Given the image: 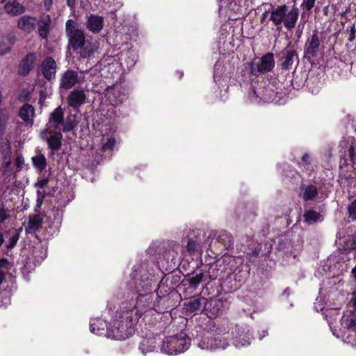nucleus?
Here are the masks:
<instances>
[{
	"instance_id": "f257e3e1",
	"label": "nucleus",
	"mask_w": 356,
	"mask_h": 356,
	"mask_svg": "<svg viewBox=\"0 0 356 356\" xmlns=\"http://www.w3.org/2000/svg\"><path fill=\"white\" fill-rule=\"evenodd\" d=\"M65 32L68 38V47L79 54L80 57L89 58L97 51V46L86 39L84 31L77 27L74 20L71 19L67 20Z\"/></svg>"
},
{
	"instance_id": "f03ea898",
	"label": "nucleus",
	"mask_w": 356,
	"mask_h": 356,
	"mask_svg": "<svg viewBox=\"0 0 356 356\" xmlns=\"http://www.w3.org/2000/svg\"><path fill=\"white\" fill-rule=\"evenodd\" d=\"M191 339L184 332L166 337L161 346V352L168 355H177L184 353L189 348Z\"/></svg>"
},
{
	"instance_id": "7ed1b4c3",
	"label": "nucleus",
	"mask_w": 356,
	"mask_h": 356,
	"mask_svg": "<svg viewBox=\"0 0 356 356\" xmlns=\"http://www.w3.org/2000/svg\"><path fill=\"white\" fill-rule=\"evenodd\" d=\"M298 15L299 10L297 7L293 6L287 11L286 6L282 5L271 11L270 19L275 26H279L283 23L285 28L291 30L296 26Z\"/></svg>"
},
{
	"instance_id": "20e7f679",
	"label": "nucleus",
	"mask_w": 356,
	"mask_h": 356,
	"mask_svg": "<svg viewBox=\"0 0 356 356\" xmlns=\"http://www.w3.org/2000/svg\"><path fill=\"white\" fill-rule=\"evenodd\" d=\"M133 327L124 323V320L116 319L113 321V325L107 331V334L115 340H124L129 337L133 332Z\"/></svg>"
},
{
	"instance_id": "39448f33",
	"label": "nucleus",
	"mask_w": 356,
	"mask_h": 356,
	"mask_svg": "<svg viewBox=\"0 0 356 356\" xmlns=\"http://www.w3.org/2000/svg\"><path fill=\"white\" fill-rule=\"evenodd\" d=\"M105 98L113 106L119 105L127 99L125 89L120 85L107 87L104 92Z\"/></svg>"
},
{
	"instance_id": "423d86ee",
	"label": "nucleus",
	"mask_w": 356,
	"mask_h": 356,
	"mask_svg": "<svg viewBox=\"0 0 356 356\" xmlns=\"http://www.w3.org/2000/svg\"><path fill=\"white\" fill-rule=\"evenodd\" d=\"M208 300L206 298L195 296L185 300L184 308L188 313L207 310Z\"/></svg>"
},
{
	"instance_id": "0eeeda50",
	"label": "nucleus",
	"mask_w": 356,
	"mask_h": 356,
	"mask_svg": "<svg viewBox=\"0 0 356 356\" xmlns=\"http://www.w3.org/2000/svg\"><path fill=\"white\" fill-rule=\"evenodd\" d=\"M136 275H135L128 284V287L130 291L139 295L143 292L149 291L152 286V283L149 281L148 277H140L139 279L136 277Z\"/></svg>"
},
{
	"instance_id": "6e6552de",
	"label": "nucleus",
	"mask_w": 356,
	"mask_h": 356,
	"mask_svg": "<svg viewBox=\"0 0 356 356\" xmlns=\"http://www.w3.org/2000/svg\"><path fill=\"white\" fill-rule=\"evenodd\" d=\"M44 223V219L40 211L30 215L26 224L24 223L26 234H35L40 231Z\"/></svg>"
},
{
	"instance_id": "1a4fd4ad",
	"label": "nucleus",
	"mask_w": 356,
	"mask_h": 356,
	"mask_svg": "<svg viewBox=\"0 0 356 356\" xmlns=\"http://www.w3.org/2000/svg\"><path fill=\"white\" fill-rule=\"evenodd\" d=\"M43 76L48 81L55 79L57 70L56 60L51 56L46 57L41 63Z\"/></svg>"
},
{
	"instance_id": "9d476101",
	"label": "nucleus",
	"mask_w": 356,
	"mask_h": 356,
	"mask_svg": "<svg viewBox=\"0 0 356 356\" xmlns=\"http://www.w3.org/2000/svg\"><path fill=\"white\" fill-rule=\"evenodd\" d=\"M282 54L283 61L281 65L283 70H290L295 61L298 62V55L295 49L291 47V43L282 50Z\"/></svg>"
},
{
	"instance_id": "9b49d317",
	"label": "nucleus",
	"mask_w": 356,
	"mask_h": 356,
	"mask_svg": "<svg viewBox=\"0 0 356 356\" xmlns=\"http://www.w3.org/2000/svg\"><path fill=\"white\" fill-rule=\"evenodd\" d=\"M170 247L172 248V252H174L176 254H177L179 252H181L182 254H184V252L186 251L191 255H192L194 254L195 252L200 248V243L197 241V238H192L188 239L185 249L183 247H181L178 243H177L175 241H172L170 243Z\"/></svg>"
},
{
	"instance_id": "f8f14e48",
	"label": "nucleus",
	"mask_w": 356,
	"mask_h": 356,
	"mask_svg": "<svg viewBox=\"0 0 356 356\" xmlns=\"http://www.w3.org/2000/svg\"><path fill=\"white\" fill-rule=\"evenodd\" d=\"M36 61V55L34 53L28 54L20 62L18 74L26 76L33 69Z\"/></svg>"
},
{
	"instance_id": "ddd939ff",
	"label": "nucleus",
	"mask_w": 356,
	"mask_h": 356,
	"mask_svg": "<svg viewBox=\"0 0 356 356\" xmlns=\"http://www.w3.org/2000/svg\"><path fill=\"white\" fill-rule=\"evenodd\" d=\"M78 79L79 75L76 71L67 70L61 76L60 87L69 90L78 83Z\"/></svg>"
},
{
	"instance_id": "4468645a",
	"label": "nucleus",
	"mask_w": 356,
	"mask_h": 356,
	"mask_svg": "<svg viewBox=\"0 0 356 356\" xmlns=\"http://www.w3.org/2000/svg\"><path fill=\"white\" fill-rule=\"evenodd\" d=\"M86 99V95L83 90L74 89L70 92L67 103L69 106L77 109L85 103Z\"/></svg>"
},
{
	"instance_id": "2eb2a0df",
	"label": "nucleus",
	"mask_w": 356,
	"mask_h": 356,
	"mask_svg": "<svg viewBox=\"0 0 356 356\" xmlns=\"http://www.w3.org/2000/svg\"><path fill=\"white\" fill-rule=\"evenodd\" d=\"M104 26V17L97 15L90 14L87 16L86 27L93 33H99Z\"/></svg>"
},
{
	"instance_id": "dca6fc26",
	"label": "nucleus",
	"mask_w": 356,
	"mask_h": 356,
	"mask_svg": "<svg viewBox=\"0 0 356 356\" xmlns=\"http://www.w3.org/2000/svg\"><path fill=\"white\" fill-rule=\"evenodd\" d=\"M321 42L318 33L314 31L312 36L309 38L305 44V54L312 56H315L320 49Z\"/></svg>"
},
{
	"instance_id": "f3484780",
	"label": "nucleus",
	"mask_w": 356,
	"mask_h": 356,
	"mask_svg": "<svg viewBox=\"0 0 356 356\" xmlns=\"http://www.w3.org/2000/svg\"><path fill=\"white\" fill-rule=\"evenodd\" d=\"M140 318V314L138 312L137 309L134 306L125 311H122L119 318L121 321L124 320V323H127L128 325L132 327L133 325L136 324Z\"/></svg>"
},
{
	"instance_id": "a211bd4d",
	"label": "nucleus",
	"mask_w": 356,
	"mask_h": 356,
	"mask_svg": "<svg viewBox=\"0 0 356 356\" xmlns=\"http://www.w3.org/2000/svg\"><path fill=\"white\" fill-rule=\"evenodd\" d=\"M6 13L16 16L24 13L25 8L17 0H3Z\"/></svg>"
},
{
	"instance_id": "6ab92c4d",
	"label": "nucleus",
	"mask_w": 356,
	"mask_h": 356,
	"mask_svg": "<svg viewBox=\"0 0 356 356\" xmlns=\"http://www.w3.org/2000/svg\"><path fill=\"white\" fill-rule=\"evenodd\" d=\"M275 65L274 56L272 53L265 54L260 59L257 64V71L260 73L264 74L270 71Z\"/></svg>"
},
{
	"instance_id": "aec40b11",
	"label": "nucleus",
	"mask_w": 356,
	"mask_h": 356,
	"mask_svg": "<svg viewBox=\"0 0 356 356\" xmlns=\"http://www.w3.org/2000/svg\"><path fill=\"white\" fill-rule=\"evenodd\" d=\"M37 23L36 18L29 15H23L19 18L17 27L27 33H31L35 28Z\"/></svg>"
},
{
	"instance_id": "412c9836",
	"label": "nucleus",
	"mask_w": 356,
	"mask_h": 356,
	"mask_svg": "<svg viewBox=\"0 0 356 356\" xmlns=\"http://www.w3.org/2000/svg\"><path fill=\"white\" fill-rule=\"evenodd\" d=\"M222 341L221 336H205L198 343V347L202 350H216V348L218 347L217 341L222 342Z\"/></svg>"
},
{
	"instance_id": "4be33fe9",
	"label": "nucleus",
	"mask_w": 356,
	"mask_h": 356,
	"mask_svg": "<svg viewBox=\"0 0 356 356\" xmlns=\"http://www.w3.org/2000/svg\"><path fill=\"white\" fill-rule=\"evenodd\" d=\"M51 17L48 14H42L38 20V33L42 38L46 39L48 37L51 27Z\"/></svg>"
},
{
	"instance_id": "5701e85b",
	"label": "nucleus",
	"mask_w": 356,
	"mask_h": 356,
	"mask_svg": "<svg viewBox=\"0 0 356 356\" xmlns=\"http://www.w3.org/2000/svg\"><path fill=\"white\" fill-rule=\"evenodd\" d=\"M246 328L241 327L238 329V332L234 337V344L236 348L248 346L251 343L252 336Z\"/></svg>"
},
{
	"instance_id": "b1692460",
	"label": "nucleus",
	"mask_w": 356,
	"mask_h": 356,
	"mask_svg": "<svg viewBox=\"0 0 356 356\" xmlns=\"http://www.w3.org/2000/svg\"><path fill=\"white\" fill-rule=\"evenodd\" d=\"M341 322L342 329L354 332L356 328V314L351 311H347L342 316Z\"/></svg>"
},
{
	"instance_id": "393cba45",
	"label": "nucleus",
	"mask_w": 356,
	"mask_h": 356,
	"mask_svg": "<svg viewBox=\"0 0 356 356\" xmlns=\"http://www.w3.org/2000/svg\"><path fill=\"white\" fill-rule=\"evenodd\" d=\"M64 112L60 106L57 107L50 113L48 124L49 127L58 129L59 125L63 122Z\"/></svg>"
},
{
	"instance_id": "a878e982",
	"label": "nucleus",
	"mask_w": 356,
	"mask_h": 356,
	"mask_svg": "<svg viewBox=\"0 0 356 356\" xmlns=\"http://www.w3.org/2000/svg\"><path fill=\"white\" fill-rule=\"evenodd\" d=\"M62 140L63 135L59 131L54 132L47 138L48 147L52 151V154L61 147Z\"/></svg>"
},
{
	"instance_id": "bb28decb",
	"label": "nucleus",
	"mask_w": 356,
	"mask_h": 356,
	"mask_svg": "<svg viewBox=\"0 0 356 356\" xmlns=\"http://www.w3.org/2000/svg\"><path fill=\"white\" fill-rule=\"evenodd\" d=\"M16 38L13 34L3 36L0 42V55H4L10 51Z\"/></svg>"
},
{
	"instance_id": "cd10ccee",
	"label": "nucleus",
	"mask_w": 356,
	"mask_h": 356,
	"mask_svg": "<svg viewBox=\"0 0 356 356\" xmlns=\"http://www.w3.org/2000/svg\"><path fill=\"white\" fill-rule=\"evenodd\" d=\"M19 115L24 122H33L34 116L33 106L29 104H24L19 110Z\"/></svg>"
},
{
	"instance_id": "c85d7f7f",
	"label": "nucleus",
	"mask_w": 356,
	"mask_h": 356,
	"mask_svg": "<svg viewBox=\"0 0 356 356\" xmlns=\"http://www.w3.org/2000/svg\"><path fill=\"white\" fill-rule=\"evenodd\" d=\"M156 347V339L154 337H145L140 343L139 349L145 355L147 353L154 352Z\"/></svg>"
},
{
	"instance_id": "c756f323",
	"label": "nucleus",
	"mask_w": 356,
	"mask_h": 356,
	"mask_svg": "<svg viewBox=\"0 0 356 356\" xmlns=\"http://www.w3.org/2000/svg\"><path fill=\"white\" fill-rule=\"evenodd\" d=\"M90 332L97 334L102 335L105 329H107V323L102 319L97 318L91 321Z\"/></svg>"
},
{
	"instance_id": "7c9ffc66",
	"label": "nucleus",
	"mask_w": 356,
	"mask_h": 356,
	"mask_svg": "<svg viewBox=\"0 0 356 356\" xmlns=\"http://www.w3.org/2000/svg\"><path fill=\"white\" fill-rule=\"evenodd\" d=\"M302 191V198L305 201L314 200L318 195V190L316 186L308 185L301 188Z\"/></svg>"
},
{
	"instance_id": "2f4dec72",
	"label": "nucleus",
	"mask_w": 356,
	"mask_h": 356,
	"mask_svg": "<svg viewBox=\"0 0 356 356\" xmlns=\"http://www.w3.org/2000/svg\"><path fill=\"white\" fill-rule=\"evenodd\" d=\"M303 218L305 222L308 225H312L316 222L317 221L322 220L320 214L314 210L306 211L303 214Z\"/></svg>"
},
{
	"instance_id": "473e14b6",
	"label": "nucleus",
	"mask_w": 356,
	"mask_h": 356,
	"mask_svg": "<svg viewBox=\"0 0 356 356\" xmlns=\"http://www.w3.org/2000/svg\"><path fill=\"white\" fill-rule=\"evenodd\" d=\"M258 92L259 95L260 102L263 101L264 102H270L273 100L275 94L273 90L267 88H259Z\"/></svg>"
},
{
	"instance_id": "72a5a7b5",
	"label": "nucleus",
	"mask_w": 356,
	"mask_h": 356,
	"mask_svg": "<svg viewBox=\"0 0 356 356\" xmlns=\"http://www.w3.org/2000/svg\"><path fill=\"white\" fill-rule=\"evenodd\" d=\"M343 247L348 252L356 250V233L346 236Z\"/></svg>"
},
{
	"instance_id": "f704fd0d",
	"label": "nucleus",
	"mask_w": 356,
	"mask_h": 356,
	"mask_svg": "<svg viewBox=\"0 0 356 356\" xmlns=\"http://www.w3.org/2000/svg\"><path fill=\"white\" fill-rule=\"evenodd\" d=\"M33 165L40 172L44 170L47 166L45 156L40 154L32 158Z\"/></svg>"
},
{
	"instance_id": "c9c22d12",
	"label": "nucleus",
	"mask_w": 356,
	"mask_h": 356,
	"mask_svg": "<svg viewBox=\"0 0 356 356\" xmlns=\"http://www.w3.org/2000/svg\"><path fill=\"white\" fill-rule=\"evenodd\" d=\"M204 280L205 275L204 273H197L194 276H192L188 279V282H189L190 285L193 288H197V286Z\"/></svg>"
},
{
	"instance_id": "e433bc0d",
	"label": "nucleus",
	"mask_w": 356,
	"mask_h": 356,
	"mask_svg": "<svg viewBox=\"0 0 356 356\" xmlns=\"http://www.w3.org/2000/svg\"><path fill=\"white\" fill-rule=\"evenodd\" d=\"M224 67L220 62H216L214 66L213 79L216 83L220 82L223 77Z\"/></svg>"
},
{
	"instance_id": "4c0bfd02",
	"label": "nucleus",
	"mask_w": 356,
	"mask_h": 356,
	"mask_svg": "<svg viewBox=\"0 0 356 356\" xmlns=\"http://www.w3.org/2000/svg\"><path fill=\"white\" fill-rule=\"evenodd\" d=\"M9 114L6 111L0 110V137L3 134Z\"/></svg>"
},
{
	"instance_id": "58836bf2",
	"label": "nucleus",
	"mask_w": 356,
	"mask_h": 356,
	"mask_svg": "<svg viewBox=\"0 0 356 356\" xmlns=\"http://www.w3.org/2000/svg\"><path fill=\"white\" fill-rule=\"evenodd\" d=\"M20 231H22V228H19V229L16 230L15 234L10 237L8 241L6 244V248L7 249H12L16 245L19 238Z\"/></svg>"
},
{
	"instance_id": "ea45409f",
	"label": "nucleus",
	"mask_w": 356,
	"mask_h": 356,
	"mask_svg": "<svg viewBox=\"0 0 356 356\" xmlns=\"http://www.w3.org/2000/svg\"><path fill=\"white\" fill-rule=\"evenodd\" d=\"M248 98L252 103L259 104L260 103L259 95L258 90H255L254 88H250L248 92Z\"/></svg>"
},
{
	"instance_id": "a19ab883",
	"label": "nucleus",
	"mask_w": 356,
	"mask_h": 356,
	"mask_svg": "<svg viewBox=\"0 0 356 356\" xmlns=\"http://www.w3.org/2000/svg\"><path fill=\"white\" fill-rule=\"evenodd\" d=\"M62 130L63 132H70L74 130L76 127V124L72 119L67 118L65 122L62 123Z\"/></svg>"
},
{
	"instance_id": "79ce46f5",
	"label": "nucleus",
	"mask_w": 356,
	"mask_h": 356,
	"mask_svg": "<svg viewBox=\"0 0 356 356\" xmlns=\"http://www.w3.org/2000/svg\"><path fill=\"white\" fill-rule=\"evenodd\" d=\"M44 193L40 191H37V200H36V206L35 207V212L38 213L40 211V209L43 203V200L44 199Z\"/></svg>"
},
{
	"instance_id": "37998d69",
	"label": "nucleus",
	"mask_w": 356,
	"mask_h": 356,
	"mask_svg": "<svg viewBox=\"0 0 356 356\" xmlns=\"http://www.w3.org/2000/svg\"><path fill=\"white\" fill-rule=\"evenodd\" d=\"M348 218L356 220V199L348 207Z\"/></svg>"
},
{
	"instance_id": "c03bdc74",
	"label": "nucleus",
	"mask_w": 356,
	"mask_h": 356,
	"mask_svg": "<svg viewBox=\"0 0 356 356\" xmlns=\"http://www.w3.org/2000/svg\"><path fill=\"white\" fill-rule=\"evenodd\" d=\"M115 145V140L114 138H108L107 141L104 143L102 145V150L106 152L107 150H111L113 149L114 145Z\"/></svg>"
},
{
	"instance_id": "a18cd8bd",
	"label": "nucleus",
	"mask_w": 356,
	"mask_h": 356,
	"mask_svg": "<svg viewBox=\"0 0 356 356\" xmlns=\"http://www.w3.org/2000/svg\"><path fill=\"white\" fill-rule=\"evenodd\" d=\"M10 218L9 210L4 207L0 208V223L4 222Z\"/></svg>"
},
{
	"instance_id": "49530a36",
	"label": "nucleus",
	"mask_w": 356,
	"mask_h": 356,
	"mask_svg": "<svg viewBox=\"0 0 356 356\" xmlns=\"http://www.w3.org/2000/svg\"><path fill=\"white\" fill-rule=\"evenodd\" d=\"M49 183V178H44L42 179H39L35 184V187L36 188H44Z\"/></svg>"
},
{
	"instance_id": "de8ad7c7",
	"label": "nucleus",
	"mask_w": 356,
	"mask_h": 356,
	"mask_svg": "<svg viewBox=\"0 0 356 356\" xmlns=\"http://www.w3.org/2000/svg\"><path fill=\"white\" fill-rule=\"evenodd\" d=\"M221 338L222 339V342L217 341L218 347L216 349H225L229 346V343L227 341L228 337L221 336Z\"/></svg>"
},
{
	"instance_id": "09e8293b",
	"label": "nucleus",
	"mask_w": 356,
	"mask_h": 356,
	"mask_svg": "<svg viewBox=\"0 0 356 356\" xmlns=\"http://www.w3.org/2000/svg\"><path fill=\"white\" fill-rule=\"evenodd\" d=\"M316 0H304V5L307 10H310L314 6Z\"/></svg>"
},
{
	"instance_id": "8fccbe9b",
	"label": "nucleus",
	"mask_w": 356,
	"mask_h": 356,
	"mask_svg": "<svg viewBox=\"0 0 356 356\" xmlns=\"http://www.w3.org/2000/svg\"><path fill=\"white\" fill-rule=\"evenodd\" d=\"M355 33H356V29L355 27V25L353 24L351 27H350V33H349V38H348V40L350 42H353L355 38Z\"/></svg>"
},
{
	"instance_id": "3c124183",
	"label": "nucleus",
	"mask_w": 356,
	"mask_h": 356,
	"mask_svg": "<svg viewBox=\"0 0 356 356\" xmlns=\"http://www.w3.org/2000/svg\"><path fill=\"white\" fill-rule=\"evenodd\" d=\"M24 163V159L22 156H17L15 161V164L18 170H21Z\"/></svg>"
},
{
	"instance_id": "603ef678",
	"label": "nucleus",
	"mask_w": 356,
	"mask_h": 356,
	"mask_svg": "<svg viewBox=\"0 0 356 356\" xmlns=\"http://www.w3.org/2000/svg\"><path fill=\"white\" fill-rule=\"evenodd\" d=\"M350 305L354 307V309L356 310V291H353L350 293Z\"/></svg>"
},
{
	"instance_id": "864d4df0",
	"label": "nucleus",
	"mask_w": 356,
	"mask_h": 356,
	"mask_svg": "<svg viewBox=\"0 0 356 356\" xmlns=\"http://www.w3.org/2000/svg\"><path fill=\"white\" fill-rule=\"evenodd\" d=\"M54 0H44V6L47 10H49L53 5Z\"/></svg>"
},
{
	"instance_id": "5fc2aeb1",
	"label": "nucleus",
	"mask_w": 356,
	"mask_h": 356,
	"mask_svg": "<svg viewBox=\"0 0 356 356\" xmlns=\"http://www.w3.org/2000/svg\"><path fill=\"white\" fill-rule=\"evenodd\" d=\"M8 264V260L6 258L0 259V270L1 268H6Z\"/></svg>"
},
{
	"instance_id": "6e6d98bb",
	"label": "nucleus",
	"mask_w": 356,
	"mask_h": 356,
	"mask_svg": "<svg viewBox=\"0 0 356 356\" xmlns=\"http://www.w3.org/2000/svg\"><path fill=\"white\" fill-rule=\"evenodd\" d=\"M77 0H66V3L71 10L74 9Z\"/></svg>"
},
{
	"instance_id": "4d7b16f0",
	"label": "nucleus",
	"mask_w": 356,
	"mask_h": 356,
	"mask_svg": "<svg viewBox=\"0 0 356 356\" xmlns=\"http://www.w3.org/2000/svg\"><path fill=\"white\" fill-rule=\"evenodd\" d=\"M350 337H355V334H353V335L348 334V335L346 337V339H345V341H346V343H350V344H352L353 346H356V343H353V341H351V339H350Z\"/></svg>"
},
{
	"instance_id": "13d9d810",
	"label": "nucleus",
	"mask_w": 356,
	"mask_h": 356,
	"mask_svg": "<svg viewBox=\"0 0 356 356\" xmlns=\"http://www.w3.org/2000/svg\"><path fill=\"white\" fill-rule=\"evenodd\" d=\"M6 273L5 272L0 270V285L3 283L5 280Z\"/></svg>"
},
{
	"instance_id": "bf43d9fd",
	"label": "nucleus",
	"mask_w": 356,
	"mask_h": 356,
	"mask_svg": "<svg viewBox=\"0 0 356 356\" xmlns=\"http://www.w3.org/2000/svg\"><path fill=\"white\" fill-rule=\"evenodd\" d=\"M309 156L308 154H305L302 156V161L305 162L306 163H309Z\"/></svg>"
},
{
	"instance_id": "052dcab7",
	"label": "nucleus",
	"mask_w": 356,
	"mask_h": 356,
	"mask_svg": "<svg viewBox=\"0 0 356 356\" xmlns=\"http://www.w3.org/2000/svg\"><path fill=\"white\" fill-rule=\"evenodd\" d=\"M351 275L355 280H356V265L351 270Z\"/></svg>"
},
{
	"instance_id": "680f3d73",
	"label": "nucleus",
	"mask_w": 356,
	"mask_h": 356,
	"mask_svg": "<svg viewBox=\"0 0 356 356\" xmlns=\"http://www.w3.org/2000/svg\"><path fill=\"white\" fill-rule=\"evenodd\" d=\"M3 164H4L5 167L8 168L11 164V161L10 159H8V161H4Z\"/></svg>"
},
{
	"instance_id": "e2e57ef3",
	"label": "nucleus",
	"mask_w": 356,
	"mask_h": 356,
	"mask_svg": "<svg viewBox=\"0 0 356 356\" xmlns=\"http://www.w3.org/2000/svg\"><path fill=\"white\" fill-rule=\"evenodd\" d=\"M263 333L264 334L259 337V339H262L263 337L268 334V332L266 330L263 331Z\"/></svg>"
},
{
	"instance_id": "0e129e2a",
	"label": "nucleus",
	"mask_w": 356,
	"mask_h": 356,
	"mask_svg": "<svg viewBox=\"0 0 356 356\" xmlns=\"http://www.w3.org/2000/svg\"><path fill=\"white\" fill-rule=\"evenodd\" d=\"M218 310H219L218 309H217L214 310L213 312H211V314H212V315H214V316H215V315H217V314H218Z\"/></svg>"
},
{
	"instance_id": "69168bd1",
	"label": "nucleus",
	"mask_w": 356,
	"mask_h": 356,
	"mask_svg": "<svg viewBox=\"0 0 356 356\" xmlns=\"http://www.w3.org/2000/svg\"><path fill=\"white\" fill-rule=\"evenodd\" d=\"M55 212L56 213L57 216H58V220H60L61 217H60V216H60V211H59L58 210H56V211H55Z\"/></svg>"
},
{
	"instance_id": "338daca9",
	"label": "nucleus",
	"mask_w": 356,
	"mask_h": 356,
	"mask_svg": "<svg viewBox=\"0 0 356 356\" xmlns=\"http://www.w3.org/2000/svg\"><path fill=\"white\" fill-rule=\"evenodd\" d=\"M267 12H265L263 13L262 20H264L267 17Z\"/></svg>"
},
{
	"instance_id": "774afa93",
	"label": "nucleus",
	"mask_w": 356,
	"mask_h": 356,
	"mask_svg": "<svg viewBox=\"0 0 356 356\" xmlns=\"http://www.w3.org/2000/svg\"><path fill=\"white\" fill-rule=\"evenodd\" d=\"M284 293H287L288 294L289 293V289H285L284 291Z\"/></svg>"
}]
</instances>
